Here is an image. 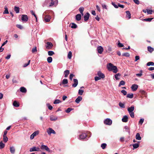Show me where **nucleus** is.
<instances>
[{
  "label": "nucleus",
  "instance_id": "4be33fe9",
  "mask_svg": "<svg viewBox=\"0 0 154 154\" xmlns=\"http://www.w3.org/2000/svg\"><path fill=\"white\" fill-rule=\"evenodd\" d=\"M10 150L12 154H14L15 152V148L13 146H11L10 147Z\"/></svg>",
  "mask_w": 154,
  "mask_h": 154
},
{
  "label": "nucleus",
  "instance_id": "473e14b6",
  "mask_svg": "<svg viewBox=\"0 0 154 154\" xmlns=\"http://www.w3.org/2000/svg\"><path fill=\"white\" fill-rule=\"evenodd\" d=\"M47 60L48 63H51L52 62V58L51 57H48Z\"/></svg>",
  "mask_w": 154,
  "mask_h": 154
},
{
  "label": "nucleus",
  "instance_id": "a878e982",
  "mask_svg": "<svg viewBox=\"0 0 154 154\" xmlns=\"http://www.w3.org/2000/svg\"><path fill=\"white\" fill-rule=\"evenodd\" d=\"M84 8L83 7H81L79 8V11L82 16L83 15V12L84 11Z\"/></svg>",
  "mask_w": 154,
  "mask_h": 154
},
{
  "label": "nucleus",
  "instance_id": "bf43d9fd",
  "mask_svg": "<svg viewBox=\"0 0 154 154\" xmlns=\"http://www.w3.org/2000/svg\"><path fill=\"white\" fill-rule=\"evenodd\" d=\"M118 46L119 47H122L124 46L120 42H118Z\"/></svg>",
  "mask_w": 154,
  "mask_h": 154
},
{
  "label": "nucleus",
  "instance_id": "c85d7f7f",
  "mask_svg": "<svg viewBox=\"0 0 154 154\" xmlns=\"http://www.w3.org/2000/svg\"><path fill=\"white\" fill-rule=\"evenodd\" d=\"M153 19V18H146L143 19V20L145 21L150 22Z\"/></svg>",
  "mask_w": 154,
  "mask_h": 154
},
{
  "label": "nucleus",
  "instance_id": "58836bf2",
  "mask_svg": "<svg viewBox=\"0 0 154 154\" xmlns=\"http://www.w3.org/2000/svg\"><path fill=\"white\" fill-rule=\"evenodd\" d=\"M3 141H4L6 143L8 141V138L6 136H3Z\"/></svg>",
  "mask_w": 154,
  "mask_h": 154
},
{
  "label": "nucleus",
  "instance_id": "393cba45",
  "mask_svg": "<svg viewBox=\"0 0 154 154\" xmlns=\"http://www.w3.org/2000/svg\"><path fill=\"white\" fill-rule=\"evenodd\" d=\"M50 119L51 121H56L57 119V117L51 116H50Z\"/></svg>",
  "mask_w": 154,
  "mask_h": 154
},
{
  "label": "nucleus",
  "instance_id": "39448f33",
  "mask_svg": "<svg viewBox=\"0 0 154 154\" xmlns=\"http://www.w3.org/2000/svg\"><path fill=\"white\" fill-rule=\"evenodd\" d=\"M48 134L50 135L51 134H55L56 132L54 131L51 128H49L47 131Z\"/></svg>",
  "mask_w": 154,
  "mask_h": 154
},
{
  "label": "nucleus",
  "instance_id": "4d7b16f0",
  "mask_svg": "<svg viewBox=\"0 0 154 154\" xmlns=\"http://www.w3.org/2000/svg\"><path fill=\"white\" fill-rule=\"evenodd\" d=\"M112 4L114 7L115 8H118V5H117L116 4L113 2H112Z\"/></svg>",
  "mask_w": 154,
  "mask_h": 154
},
{
  "label": "nucleus",
  "instance_id": "f8f14e48",
  "mask_svg": "<svg viewBox=\"0 0 154 154\" xmlns=\"http://www.w3.org/2000/svg\"><path fill=\"white\" fill-rule=\"evenodd\" d=\"M47 45L46 46V48L48 49H51L53 46V45L51 42H47Z\"/></svg>",
  "mask_w": 154,
  "mask_h": 154
},
{
  "label": "nucleus",
  "instance_id": "864d4df0",
  "mask_svg": "<svg viewBox=\"0 0 154 154\" xmlns=\"http://www.w3.org/2000/svg\"><path fill=\"white\" fill-rule=\"evenodd\" d=\"M147 13L148 14H152V10L148 9L146 10Z\"/></svg>",
  "mask_w": 154,
  "mask_h": 154
},
{
  "label": "nucleus",
  "instance_id": "49530a36",
  "mask_svg": "<svg viewBox=\"0 0 154 154\" xmlns=\"http://www.w3.org/2000/svg\"><path fill=\"white\" fill-rule=\"evenodd\" d=\"M48 54L49 56H51L54 54V53L53 51H49L48 52Z\"/></svg>",
  "mask_w": 154,
  "mask_h": 154
},
{
  "label": "nucleus",
  "instance_id": "72a5a7b5",
  "mask_svg": "<svg viewBox=\"0 0 154 154\" xmlns=\"http://www.w3.org/2000/svg\"><path fill=\"white\" fill-rule=\"evenodd\" d=\"M68 83V80L66 79H64L63 80L62 83L63 85L67 84Z\"/></svg>",
  "mask_w": 154,
  "mask_h": 154
},
{
  "label": "nucleus",
  "instance_id": "0e129e2a",
  "mask_svg": "<svg viewBox=\"0 0 154 154\" xmlns=\"http://www.w3.org/2000/svg\"><path fill=\"white\" fill-rule=\"evenodd\" d=\"M74 76V75L73 74H71L70 75H69V79H70L72 81V78H73V77Z\"/></svg>",
  "mask_w": 154,
  "mask_h": 154
},
{
  "label": "nucleus",
  "instance_id": "2eb2a0df",
  "mask_svg": "<svg viewBox=\"0 0 154 154\" xmlns=\"http://www.w3.org/2000/svg\"><path fill=\"white\" fill-rule=\"evenodd\" d=\"M82 97L81 96H79L75 100V102L76 103H78L82 100Z\"/></svg>",
  "mask_w": 154,
  "mask_h": 154
},
{
  "label": "nucleus",
  "instance_id": "774afa93",
  "mask_svg": "<svg viewBox=\"0 0 154 154\" xmlns=\"http://www.w3.org/2000/svg\"><path fill=\"white\" fill-rule=\"evenodd\" d=\"M134 2L137 5H139L140 3L139 1L138 0H133Z\"/></svg>",
  "mask_w": 154,
  "mask_h": 154
},
{
  "label": "nucleus",
  "instance_id": "f704fd0d",
  "mask_svg": "<svg viewBox=\"0 0 154 154\" xmlns=\"http://www.w3.org/2000/svg\"><path fill=\"white\" fill-rule=\"evenodd\" d=\"M133 146L134 149H136L139 146V144L138 143H135L133 145Z\"/></svg>",
  "mask_w": 154,
  "mask_h": 154
},
{
  "label": "nucleus",
  "instance_id": "9b49d317",
  "mask_svg": "<svg viewBox=\"0 0 154 154\" xmlns=\"http://www.w3.org/2000/svg\"><path fill=\"white\" fill-rule=\"evenodd\" d=\"M138 87V86L137 85L133 84L132 85L131 88L133 91H136Z\"/></svg>",
  "mask_w": 154,
  "mask_h": 154
},
{
  "label": "nucleus",
  "instance_id": "cd10ccee",
  "mask_svg": "<svg viewBox=\"0 0 154 154\" xmlns=\"http://www.w3.org/2000/svg\"><path fill=\"white\" fill-rule=\"evenodd\" d=\"M14 10L16 13H19L20 8L19 7L15 6L14 8Z\"/></svg>",
  "mask_w": 154,
  "mask_h": 154
},
{
  "label": "nucleus",
  "instance_id": "680f3d73",
  "mask_svg": "<svg viewBox=\"0 0 154 154\" xmlns=\"http://www.w3.org/2000/svg\"><path fill=\"white\" fill-rule=\"evenodd\" d=\"M140 92L142 94L145 95V94H146V92L145 91L143 90H141L140 91Z\"/></svg>",
  "mask_w": 154,
  "mask_h": 154
},
{
  "label": "nucleus",
  "instance_id": "7c9ffc66",
  "mask_svg": "<svg viewBox=\"0 0 154 154\" xmlns=\"http://www.w3.org/2000/svg\"><path fill=\"white\" fill-rule=\"evenodd\" d=\"M29 151L30 152L36 151V147L33 146L32 147L30 148L29 149Z\"/></svg>",
  "mask_w": 154,
  "mask_h": 154
},
{
  "label": "nucleus",
  "instance_id": "5701e85b",
  "mask_svg": "<svg viewBox=\"0 0 154 154\" xmlns=\"http://www.w3.org/2000/svg\"><path fill=\"white\" fill-rule=\"evenodd\" d=\"M20 91L23 93H26L27 91L26 89L24 87H21L20 88Z\"/></svg>",
  "mask_w": 154,
  "mask_h": 154
},
{
  "label": "nucleus",
  "instance_id": "338daca9",
  "mask_svg": "<svg viewBox=\"0 0 154 154\" xmlns=\"http://www.w3.org/2000/svg\"><path fill=\"white\" fill-rule=\"evenodd\" d=\"M118 7H120L121 8H124L125 6L124 5H121L120 3H118Z\"/></svg>",
  "mask_w": 154,
  "mask_h": 154
},
{
  "label": "nucleus",
  "instance_id": "9d476101",
  "mask_svg": "<svg viewBox=\"0 0 154 154\" xmlns=\"http://www.w3.org/2000/svg\"><path fill=\"white\" fill-rule=\"evenodd\" d=\"M97 75L101 78L103 79L105 78V75L100 71H98L97 73Z\"/></svg>",
  "mask_w": 154,
  "mask_h": 154
},
{
  "label": "nucleus",
  "instance_id": "8fccbe9b",
  "mask_svg": "<svg viewBox=\"0 0 154 154\" xmlns=\"http://www.w3.org/2000/svg\"><path fill=\"white\" fill-rule=\"evenodd\" d=\"M61 101L59 100L58 99L56 100L54 102V104L59 103H60Z\"/></svg>",
  "mask_w": 154,
  "mask_h": 154
},
{
  "label": "nucleus",
  "instance_id": "f257e3e1",
  "mask_svg": "<svg viewBox=\"0 0 154 154\" xmlns=\"http://www.w3.org/2000/svg\"><path fill=\"white\" fill-rule=\"evenodd\" d=\"M107 68L109 71H112L115 73H116L118 71L117 67L113 65V64L109 63L107 65Z\"/></svg>",
  "mask_w": 154,
  "mask_h": 154
},
{
  "label": "nucleus",
  "instance_id": "6ab92c4d",
  "mask_svg": "<svg viewBox=\"0 0 154 154\" xmlns=\"http://www.w3.org/2000/svg\"><path fill=\"white\" fill-rule=\"evenodd\" d=\"M81 14H78L76 15L75 19L77 21H79L81 20Z\"/></svg>",
  "mask_w": 154,
  "mask_h": 154
},
{
  "label": "nucleus",
  "instance_id": "7ed1b4c3",
  "mask_svg": "<svg viewBox=\"0 0 154 154\" xmlns=\"http://www.w3.org/2000/svg\"><path fill=\"white\" fill-rule=\"evenodd\" d=\"M28 16L25 14H23L22 15L21 20L23 21L27 22L28 20Z\"/></svg>",
  "mask_w": 154,
  "mask_h": 154
},
{
  "label": "nucleus",
  "instance_id": "f03ea898",
  "mask_svg": "<svg viewBox=\"0 0 154 154\" xmlns=\"http://www.w3.org/2000/svg\"><path fill=\"white\" fill-rule=\"evenodd\" d=\"M112 122V120L108 118L106 119L104 121V123L105 124L108 125H111Z\"/></svg>",
  "mask_w": 154,
  "mask_h": 154
},
{
  "label": "nucleus",
  "instance_id": "4468645a",
  "mask_svg": "<svg viewBox=\"0 0 154 154\" xmlns=\"http://www.w3.org/2000/svg\"><path fill=\"white\" fill-rule=\"evenodd\" d=\"M74 81V84H73L72 85V86L73 87H76L78 84V81L77 79H73Z\"/></svg>",
  "mask_w": 154,
  "mask_h": 154
},
{
  "label": "nucleus",
  "instance_id": "e433bc0d",
  "mask_svg": "<svg viewBox=\"0 0 154 154\" xmlns=\"http://www.w3.org/2000/svg\"><path fill=\"white\" fill-rule=\"evenodd\" d=\"M72 53L71 51L69 52L67 55L68 58L69 59H71L72 57Z\"/></svg>",
  "mask_w": 154,
  "mask_h": 154
},
{
  "label": "nucleus",
  "instance_id": "69168bd1",
  "mask_svg": "<svg viewBox=\"0 0 154 154\" xmlns=\"http://www.w3.org/2000/svg\"><path fill=\"white\" fill-rule=\"evenodd\" d=\"M101 79V78L99 76H96L95 77V80L96 81H97L98 80H100Z\"/></svg>",
  "mask_w": 154,
  "mask_h": 154
},
{
  "label": "nucleus",
  "instance_id": "4c0bfd02",
  "mask_svg": "<svg viewBox=\"0 0 154 154\" xmlns=\"http://www.w3.org/2000/svg\"><path fill=\"white\" fill-rule=\"evenodd\" d=\"M5 146V145L3 143L2 141L0 142V149L3 148Z\"/></svg>",
  "mask_w": 154,
  "mask_h": 154
},
{
  "label": "nucleus",
  "instance_id": "5fc2aeb1",
  "mask_svg": "<svg viewBox=\"0 0 154 154\" xmlns=\"http://www.w3.org/2000/svg\"><path fill=\"white\" fill-rule=\"evenodd\" d=\"M30 60H29L28 61V63H25L23 65V67H25L27 66L28 65H29L30 63Z\"/></svg>",
  "mask_w": 154,
  "mask_h": 154
},
{
  "label": "nucleus",
  "instance_id": "aec40b11",
  "mask_svg": "<svg viewBox=\"0 0 154 154\" xmlns=\"http://www.w3.org/2000/svg\"><path fill=\"white\" fill-rule=\"evenodd\" d=\"M147 50L150 53H151L154 51V49L151 46H148L147 47Z\"/></svg>",
  "mask_w": 154,
  "mask_h": 154
},
{
  "label": "nucleus",
  "instance_id": "b1692460",
  "mask_svg": "<svg viewBox=\"0 0 154 154\" xmlns=\"http://www.w3.org/2000/svg\"><path fill=\"white\" fill-rule=\"evenodd\" d=\"M136 139L137 140H140L141 139V137L140 136V134L139 133H137L136 135Z\"/></svg>",
  "mask_w": 154,
  "mask_h": 154
},
{
  "label": "nucleus",
  "instance_id": "bb28decb",
  "mask_svg": "<svg viewBox=\"0 0 154 154\" xmlns=\"http://www.w3.org/2000/svg\"><path fill=\"white\" fill-rule=\"evenodd\" d=\"M126 17H128V19H130L131 18V14L130 12L129 11H126Z\"/></svg>",
  "mask_w": 154,
  "mask_h": 154
},
{
  "label": "nucleus",
  "instance_id": "79ce46f5",
  "mask_svg": "<svg viewBox=\"0 0 154 154\" xmlns=\"http://www.w3.org/2000/svg\"><path fill=\"white\" fill-rule=\"evenodd\" d=\"M146 65L147 66H154V63L152 62H149L147 63Z\"/></svg>",
  "mask_w": 154,
  "mask_h": 154
},
{
  "label": "nucleus",
  "instance_id": "a211bd4d",
  "mask_svg": "<svg viewBox=\"0 0 154 154\" xmlns=\"http://www.w3.org/2000/svg\"><path fill=\"white\" fill-rule=\"evenodd\" d=\"M70 72L68 70H66L64 72V77L65 78L67 77L68 75L69 74Z\"/></svg>",
  "mask_w": 154,
  "mask_h": 154
},
{
  "label": "nucleus",
  "instance_id": "6e6d98bb",
  "mask_svg": "<svg viewBox=\"0 0 154 154\" xmlns=\"http://www.w3.org/2000/svg\"><path fill=\"white\" fill-rule=\"evenodd\" d=\"M122 56L125 57H129L130 56V54L129 53L126 52L123 54H122Z\"/></svg>",
  "mask_w": 154,
  "mask_h": 154
},
{
  "label": "nucleus",
  "instance_id": "de8ad7c7",
  "mask_svg": "<svg viewBox=\"0 0 154 154\" xmlns=\"http://www.w3.org/2000/svg\"><path fill=\"white\" fill-rule=\"evenodd\" d=\"M119 106L122 108H125V104L124 103H122L121 102H120L119 103Z\"/></svg>",
  "mask_w": 154,
  "mask_h": 154
},
{
  "label": "nucleus",
  "instance_id": "dca6fc26",
  "mask_svg": "<svg viewBox=\"0 0 154 154\" xmlns=\"http://www.w3.org/2000/svg\"><path fill=\"white\" fill-rule=\"evenodd\" d=\"M134 109V106L133 105L131 106V107H129L128 109V110L129 112H133Z\"/></svg>",
  "mask_w": 154,
  "mask_h": 154
},
{
  "label": "nucleus",
  "instance_id": "a19ab883",
  "mask_svg": "<svg viewBox=\"0 0 154 154\" xmlns=\"http://www.w3.org/2000/svg\"><path fill=\"white\" fill-rule=\"evenodd\" d=\"M30 12H31V14L32 15H34V16L35 17V19H36V22H37V17L36 15L35 14L34 12L32 10Z\"/></svg>",
  "mask_w": 154,
  "mask_h": 154
},
{
  "label": "nucleus",
  "instance_id": "37998d69",
  "mask_svg": "<svg viewBox=\"0 0 154 154\" xmlns=\"http://www.w3.org/2000/svg\"><path fill=\"white\" fill-rule=\"evenodd\" d=\"M107 146V145L105 143H103L101 144V147H102L103 149H104Z\"/></svg>",
  "mask_w": 154,
  "mask_h": 154
},
{
  "label": "nucleus",
  "instance_id": "e2e57ef3",
  "mask_svg": "<svg viewBox=\"0 0 154 154\" xmlns=\"http://www.w3.org/2000/svg\"><path fill=\"white\" fill-rule=\"evenodd\" d=\"M129 113L131 117L132 118H134V113L133 112H129Z\"/></svg>",
  "mask_w": 154,
  "mask_h": 154
},
{
  "label": "nucleus",
  "instance_id": "ddd939ff",
  "mask_svg": "<svg viewBox=\"0 0 154 154\" xmlns=\"http://www.w3.org/2000/svg\"><path fill=\"white\" fill-rule=\"evenodd\" d=\"M51 19L50 16L48 15H46L44 18V20L45 22H48L50 21Z\"/></svg>",
  "mask_w": 154,
  "mask_h": 154
},
{
  "label": "nucleus",
  "instance_id": "603ef678",
  "mask_svg": "<svg viewBox=\"0 0 154 154\" xmlns=\"http://www.w3.org/2000/svg\"><path fill=\"white\" fill-rule=\"evenodd\" d=\"M73 109L70 108H68L66 111V112L67 113L69 112L71 110H72Z\"/></svg>",
  "mask_w": 154,
  "mask_h": 154
},
{
  "label": "nucleus",
  "instance_id": "a18cd8bd",
  "mask_svg": "<svg viewBox=\"0 0 154 154\" xmlns=\"http://www.w3.org/2000/svg\"><path fill=\"white\" fill-rule=\"evenodd\" d=\"M120 74L119 73H118L115 75V78L116 80H118L119 78H118V76H120Z\"/></svg>",
  "mask_w": 154,
  "mask_h": 154
},
{
  "label": "nucleus",
  "instance_id": "c03bdc74",
  "mask_svg": "<svg viewBox=\"0 0 154 154\" xmlns=\"http://www.w3.org/2000/svg\"><path fill=\"white\" fill-rule=\"evenodd\" d=\"M5 10L4 11L3 14H8L9 13L8 11V8H7V7H5Z\"/></svg>",
  "mask_w": 154,
  "mask_h": 154
},
{
  "label": "nucleus",
  "instance_id": "f3484780",
  "mask_svg": "<svg viewBox=\"0 0 154 154\" xmlns=\"http://www.w3.org/2000/svg\"><path fill=\"white\" fill-rule=\"evenodd\" d=\"M128 117L127 116H125L122 119V121L123 122H126L128 121Z\"/></svg>",
  "mask_w": 154,
  "mask_h": 154
},
{
  "label": "nucleus",
  "instance_id": "412c9836",
  "mask_svg": "<svg viewBox=\"0 0 154 154\" xmlns=\"http://www.w3.org/2000/svg\"><path fill=\"white\" fill-rule=\"evenodd\" d=\"M13 106L15 107H18L19 106V103L16 101L15 100L13 103Z\"/></svg>",
  "mask_w": 154,
  "mask_h": 154
},
{
  "label": "nucleus",
  "instance_id": "1a4fd4ad",
  "mask_svg": "<svg viewBox=\"0 0 154 154\" xmlns=\"http://www.w3.org/2000/svg\"><path fill=\"white\" fill-rule=\"evenodd\" d=\"M41 149H42L45 150L48 152H50V151L49 148L46 146L45 145H42L41 146Z\"/></svg>",
  "mask_w": 154,
  "mask_h": 154
},
{
  "label": "nucleus",
  "instance_id": "c9c22d12",
  "mask_svg": "<svg viewBox=\"0 0 154 154\" xmlns=\"http://www.w3.org/2000/svg\"><path fill=\"white\" fill-rule=\"evenodd\" d=\"M134 95L133 94H128L127 95V97L130 98H132L133 97Z\"/></svg>",
  "mask_w": 154,
  "mask_h": 154
},
{
  "label": "nucleus",
  "instance_id": "052dcab7",
  "mask_svg": "<svg viewBox=\"0 0 154 154\" xmlns=\"http://www.w3.org/2000/svg\"><path fill=\"white\" fill-rule=\"evenodd\" d=\"M121 92L124 95H125L127 94V92L124 90L121 91Z\"/></svg>",
  "mask_w": 154,
  "mask_h": 154
},
{
  "label": "nucleus",
  "instance_id": "3c124183",
  "mask_svg": "<svg viewBox=\"0 0 154 154\" xmlns=\"http://www.w3.org/2000/svg\"><path fill=\"white\" fill-rule=\"evenodd\" d=\"M84 92V90L79 89V94L80 95H82L83 94V93Z\"/></svg>",
  "mask_w": 154,
  "mask_h": 154
},
{
  "label": "nucleus",
  "instance_id": "c756f323",
  "mask_svg": "<svg viewBox=\"0 0 154 154\" xmlns=\"http://www.w3.org/2000/svg\"><path fill=\"white\" fill-rule=\"evenodd\" d=\"M72 24V25L71 26V27L72 29H75L77 27V26L76 24L74 23H72L70 24Z\"/></svg>",
  "mask_w": 154,
  "mask_h": 154
},
{
  "label": "nucleus",
  "instance_id": "20e7f679",
  "mask_svg": "<svg viewBox=\"0 0 154 154\" xmlns=\"http://www.w3.org/2000/svg\"><path fill=\"white\" fill-rule=\"evenodd\" d=\"M39 131H35L32 134L30 137V138L31 140L33 139L34 137L38 135L39 134Z\"/></svg>",
  "mask_w": 154,
  "mask_h": 154
},
{
  "label": "nucleus",
  "instance_id": "6e6552de",
  "mask_svg": "<svg viewBox=\"0 0 154 154\" xmlns=\"http://www.w3.org/2000/svg\"><path fill=\"white\" fill-rule=\"evenodd\" d=\"M89 16L90 14L88 12H87L85 14L84 16V20L85 21H87L88 20Z\"/></svg>",
  "mask_w": 154,
  "mask_h": 154
},
{
  "label": "nucleus",
  "instance_id": "0eeeda50",
  "mask_svg": "<svg viewBox=\"0 0 154 154\" xmlns=\"http://www.w3.org/2000/svg\"><path fill=\"white\" fill-rule=\"evenodd\" d=\"M97 50L99 53L101 54L103 51V49L101 46H99L97 48Z\"/></svg>",
  "mask_w": 154,
  "mask_h": 154
},
{
  "label": "nucleus",
  "instance_id": "2f4dec72",
  "mask_svg": "<svg viewBox=\"0 0 154 154\" xmlns=\"http://www.w3.org/2000/svg\"><path fill=\"white\" fill-rule=\"evenodd\" d=\"M45 13L46 14H51L53 13V12L51 10H46L45 11Z\"/></svg>",
  "mask_w": 154,
  "mask_h": 154
},
{
  "label": "nucleus",
  "instance_id": "423d86ee",
  "mask_svg": "<svg viewBox=\"0 0 154 154\" xmlns=\"http://www.w3.org/2000/svg\"><path fill=\"white\" fill-rule=\"evenodd\" d=\"M87 135L85 133H82L79 136V138L80 139H84L87 137Z\"/></svg>",
  "mask_w": 154,
  "mask_h": 154
},
{
  "label": "nucleus",
  "instance_id": "ea45409f",
  "mask_svg": "<svg viewBox=\"0 0 154 154\" xmlns=\"http://www.w3.org/2000/svg\"><path fill=\"white\" fill-rule=\"evenodd\" d=\"M125 82L124 81L122 80V81H121L120 82H119V87H120L121 85H125Z\"/></svg>",
  "mask_w": 154,
  "mask_h": 154
},
{
  "label": "nucleus",
  "instance_id": "09e8293b",
  "mask_svg": "<svg viewBox=\"0 0 154 154\" xmlns=\"http://www.w3.org/2000/svg\"><path fill=\"white\" fill-rule=\"evenodd\" d=\"M32 53H34L37 52V50L36 47H35L32 48Z\"/></svg>",
  "mask_w": 154,
  "mask_h": 154
},
{
  "label": "nucleus",
  "instance_id": "13d9d810",
  "mask_svg": "<svg viewBox=\"0 0 154 154\" xmlns=\"http://www.w3.org/2000/svg\"><path fill=\"white\" fill-rule=\"evenodd\" d=\"M144 120V119H140L139 122V124H140L142 125L143 123Z\"/></svg>",
  "mask_w": 154,
  "mask_h": 154
}]
</instances>
